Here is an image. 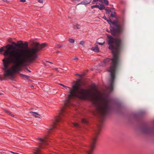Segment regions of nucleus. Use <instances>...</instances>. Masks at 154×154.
Segmentation results:
<instances>
[{"mask_svg": "<svg viewBox=\"0 0 154 154\" xmlns=\"http://www.w3.org/2000/svg\"><path fill=\"white\" fill-rule=\"evenodd\" d=\"M30 113L34 116L36 118H40V115L35 112H30Z\"/></svg>", "mask_w": 154, "mask_h": 154, "instance_id": "nucleus-9", "label": "nucleus"}, {"mask_svg": "<svg viewBox=\"0 0 154 154\" xmlns=\"http://www.w3.org/2000/svg\"><path fill=\"white\" fill-rule=\"evenodd\" d=\"M38 140L40 144H45V145L47 144V140L46 137H45L43 138H39Z\"/></svg>", "mask_w": 154, "mask_h": 154, "instance_id": "nucleus-6", "label": "nucleus"}, {"mask_svg": "<svg viewBox=\"0 0 154 154\" xmlns=\"http://www.w3.org/2000/svg\"><path fill=\"white\" fill-rule=\"evenodd\" d=\"M75 75L76 76H79L81 78H82L83 76V75H80L78 73H76V74H75Z\"/></svg>", "mask_w": 154, "mask_h": 154, "instance_id": "nucleus-23", "label": "nucleus"}, {"mask_svg": "<svg viewBox=\"0 0 154 154\" xmlns=\"http://www.w3.org/2000/svg\"><path fill=\"white\" fill-rule=\"evenodd\" d=\"M107 21L111 26L113 25L115 27V28H112L110 29L111 33L113 35L120 34L124 29V27L121 24L118 23L117 20H115L112 22L109 20H107Z\"/></svg>", "mask_w": 154, "mask_h": 154, "instance_id": "nucleus-4", "label": "nucleus"}, {"mask_svg": "<svg viewBox=\"0 0 154 154\" xmlns=\"http://www.w3.org/2000/svg\"><path fill=\"white\" fill-rule=\"evenodd\" d=\"M46 62L47 63H51V64H53V63L52 62H49V61H46Z\"/></svg>", "mask_w": 154, "mask_h": 154, "instance_id": "nucleus-32", "label": "nucleus"}, {"mask_svg": "<svg viewBox=\"0 0 154 154\" xmlns=\"http://www.w3.org/2000/svg\"><path fill=\"white\" fill-rule=\"evenodd\" d=\"M8 114H9V115H10L11 116H12V117H14V116L13 115V114H12L11 112H9L8 111V110H6L5 111Z\"/></svg>", "mask_w": 154, "mask_h": 154, "instance_id": "nucleus-18", "label": "nucleus"}, {"mask_svg": "<svg viewBox=\"0 0 154 154\" xmlns=\"http://www.w3.org/2000/svg\"><path fill=\"white\" fill-rule=\"evenodd\" d=\"M2 1L4 2H6L7 3H9V2L7 0H2Z\"/></svg>", "mask_w": 154, "mask_h": 154, "instance_id": "nucleus-28", "label": "nucleus"}, {"mask_svg": "<svg viewBox=\"0 0 154 154\" xmlns=\"http://www.w3.org/2000/svg\"><path fill=\"white\" fill-rule=\"evenodd\" d=\"M62 47V45H59L58 44H57L56 45V47L57 48H61Z\"/></svg>", "mask_w": 154, "mask_h": 154, "instance_id": "nucleus-21", "label": "nucleus"}, {"mask_svg": "<svg viewBox=\"0 0 154 154\" xmlns=\"http://www.w3.org/2000/svg\"><path fill=\"white\" fill-rule=\"evenodd\" d=\"M91 50L95 52H99V49L98 47V46L96 44L95 45L94 47L91 48Z\"/></svg>", "mask_w": 154, "mask_h": 154, "instance_id": "nucleus-8", "label": "nucleus"}, {"mask_svg": "<svg viewBox=\"0 0 154 154\" xmlns=\"http://www.w3.org/2000/svg\"><path fill=\"white\" fill-rule=\"evenodd\" d=\"M73 125L74 126V127H75L76 128H80V126H79V125L78 124V123H73Z\"/></svg>", "mask_w": 154, "mask_h": 154, "instance_id": "nucleus-12", "label": "nucleus"}, {"mask_svg": "<svg viewBox=\"0 0 154 154\" xmlns=\"http://www.w3.org/2000/svg\"><path fill=\"white\" fill-rule=\"evenodd\" d=\"M107 36L108 38V44L109 45V48L112 50L113 57L112 60L109 58L105 59L103 62H101V65L104 66L109 62H111L112 63L109 69L110 73L111 78L109 80L110 85L108 88V89L112 91L113 89V81L115 77L117 65L119 60L118 55L120 48L121 42L120 40L114 38L111 36L107 35Z\"/></svg>", "mask_w": 154, "mask_h": 154, "instance_id": "nucleus-3", "label": "nucleus"}, {"mask_svg": "<svg viewBox=\"0 0 154 154\" xmlns=\"http://www.w3.org/2000/svg\"><path fill=\"white\" fill-rule=\"evenodd\" d=\"M20 1L22 2H25L26 1V0H20Z\"/></svg>", "mask_w": 154, "mask_h": 154, "instance_id": "nucleus-30", "label": "nucleus"}, {"mask_svg": "<svg viewBox=\"0 0 154 154\" xmlns=\"http://www.w3.org/2000/svg\"><path fill=\"white\" fill-rule=\"evenodd\" d=\"M60 53V51H57L56 52V53H57V54H58V53Z\"/></svg>", "mask_w": 154, "mask_h": 154, "instance_id": "nucleus-31", "label": "nucleus"}, {"mask_svg": "<svg viewBox=\"0 0 154 154\" xmlns=\"http://www.w3.org/2000/svg\"><path fill=\"white\" fill-rule=\"evenodd\" d=\"M98 5H93L91 6V8L92 9H94V8H98Z\"/></svg>", "mask_w": 154, "mask_h": 154, "instance_id": "nucleus-17", "label": "nucleus"}, {"mask_svg": "<svg viewBox=\"0 0 154 154\" xmlns=\"http://www.w3.org/2000/svg\"><path fill=\"white\" fill-rule=\"evenodd\" d=\"M100 130L99 129L95 131V133L92 137L91 142L90 145L89 147V150L87 151L88 154H92V152L96 144L97 137L98 135L99 134Z\"/></svg>", "mask_w": 154, "mask_h": 154, "instance_id": "nucleus-5", "label": "nucleus"}, {"mask_svg": "<svg viewBox=\"0 0 154 154\" xmlns=\"http://www.w3.org/2000/svg\"><path fill=\"white\" fill-rule=\"evenodd\" d=\"M39 149H36V151L33 154H38L39 152Z\"/></svg>", "mask_w": 154, "mask_h": 154, "instance_id": "nucleus-20", "label": "nucleus"}, {"mask_svg": "<svg viewBox=\"0 0 154 154\" xmlns=\"http://www.w3.org/2000/svg\"><path fill=\"white\" fill-rule=\"evenodd\" d=\"M0 80H1V81L2 80V78L0 76Z\"/></svg>", "mask_w": 154, "mask_h": 154, "instance_id": "nucleus-35", "label": "nucleus"}, {"mask_svg": "<svg viewBox=\"0 0 154 154\" xmlns=\"http://www.w3.org/2000/svg\"><path fill=\"white\" fill-rule=\"evenodd\" d=\"M111 16L112 17H114L115 16V12H113L111 14Z\"/></svg>", "mask_w": 154, "mask_h": 154, "instance_id": "nucleus-24", "label": "nucleus"}, {"mask_svg": "<svg viewBox=\"0 0 154 154\" xmlns=\"http://www.w3.org/2000/svg\"><path fill=\"white\" fill-rule=\"evenodd\" d=\"M73 27L75 29H79L81 27V26L79 24H76L75 25H74Z\"/></svg>", "mask_w": 154, "mask_h": 154, "instance_id": "nucleus-11", "label": "nucleus"}, {"mask_svg": "<svg viewBox=\"0 0 154 154\" xmlns=\"http://www.w3.org/2000/svg\"><path fill=\"white\" fill-rule=\"evenodd\" d=\"M91 0H83V1L81 2L80 3L78 4L77 5H87L91 3Z\"/></svg>", "mask_w": 154, "mask_h": 154, "instance_id": "nucleus-7", "label": "nucleus"}, {"mask_svg": "<svg viewBox=\"0 0 154 154\" xmlns=\"http://www.w3.org/2000/svg\"><path fill=\"white\" fill-rule=\"evenodd\" d=\"M68 41L70 43H74L75 42V40L71 38H69L68 40Z\"/></svg>", "mask_w": 154, "mask_h": 154, "instance_id": "nucleus-14", "label": "nucleus"}, {"mask_svg": "<svg viewBox=\"0 0 154 154\" xmlns=\"http://www.w3.org/2000/svg\"><path fill=\"white\" fill-rule=\"evenodd\" d=\"M27 70L28 71L30 72H31V71L30 70H29L28 69H27Z\"/></svg>", "mask_w": 154, "mask_h": 154, "instance_id": "nucleus-36", "label": "nucleus"}, {"mask_svg": "<svg viewBox=\"0 0 154 154\" xmlns=\"http://www.w3.org/2000/svg\"><path fill=\"white\" fill-rule=\"evenodd\" d=\"M104 43V42H98V44L100 45H102Z\"/></svg>", "mask_w": 154, "mask_h": 154, "instance_id": "nucleus-25", "label": "nucleus"}, {"mask_svg": "<svg viewBox=\"0 0 154 154\" xmlns=\"http://www.w3.org/2000/svg\"><path fill=\"white\" fill-rule=\"evenodd\" d=\"M105 4L106 5H107L109 4V2L108 1L106 0H103Z\"/></svg>", "mask_w": 154, "mask_h": 154, "instance_id": "nucleus-16", "label": "nucleus"}, {"mask_svg": "<svg viewBox=\"0 0 154 154\" xmlns=\"http://www.w3.org/2000/svg\"><path fill=\"white\" fill-rule=\"evenodd\" d=\"M54 69L55 70H56V71H57V72H59V71L58 69L57 68H55Z\"/></svg>", "mask_w": 154, "mask_h": 154, "instance_id": "nucleus-29", "label": "nucleus"}, {"mask_svg": "<svg viewBox=\"0 0 154 154\" xmlns=\"http://www.w3.org/2000/svg\"><path fill=\"white\" fill-rule=\"evenodd\" d=\"M59 85L65 88L66 91L68 93L67 98L65 102L64 106L58 111V114L55 118L52 127L49 129L48 132L57 128V126L59 125L61 117L68 113L69 111L68 108H71L73 105L72 100L75 97L91 101L102 118H104L109 112L110 109V99L108 96L101 94L95 85H91L90 90L80 89L81 85L78 82H76L72 88L62 84Z\"/></svg>", "mask_w": 154, "mask_h": 154, "instance_id": "nucleus-1", "label": "nucleus"}, {"mask_svg": "<svg viewBox=\"0 0 154 154\" xmlns=\"http://www.w3.org/2000/svg\"><path fill=\"white\" fill-rule=\"evenodd\" d=\"M82 122L83 123H87L88 122L86 121V120L84 119H83L82 120Z\"/></svg>", "mask_w": 154, "mask_h": 154, "instance_id": "nucleus-19", "label": "nucleus"}, {"mask_svg": "<svg viewBox=\"0 0 154 154\" xmlns=\"http://www.w3.org/2000/svg\"><path fill=\"white\" fill-rule=\"evenodd\" d=\"M100 10H102L105 8V7L103 5L101 4L100 5H98V8Z\"/></svg>", "mask_w": 154, "mask_h": 154, "instance_id": "nucleus-10", "label": "nucleus"}, {"mask_svg": "<svg viewBox=\"0 0 154 154\" xmlns=\"http://www.w3.org/2000/svg\"><path fill=\"white\" fill-rule=\"evenodd\" d=\"M103 18H104L105 20H106V17L105 16H104Z\"/></svg>", "mask_w": 154, "mask_h": 154, "instance_id": "nucleus-33", "label": "nucleus"}, {"mask_svg": "<svg viewBox=\"0 0 154 154\" xmlns=\"http://www.w3.org/2000/svg\"><path fill=\"white\" fill-rule=\"evenodd\" d=\"M1 94H0V95H1Z\"/></svg>", "mask_w": 154, "mask_h": 154, "instance_id": "nucleus-37", "label": "nucleus"}, {"mask_svg": "<svg viewBox=\"0 0 154 154\" xmlns=\"http://www.w3.org/2000/svg\"><path fill=\"white\" fill-rule=\"evenodd\" d=\"M98 1H99V2H102V0H98Z\"/></svg>", "mask_w": 154, "mask_h": 154, "instance_id": "nucleus-34", "label": "nucleus"}, {"mask_svg": "<svg viewBox=\"0 0 154 154\" xmlns=\"http://www.w3.org/2000/svg\"><path fill=\"white\" fill-rule=\"evenodd\" d=\"M12 44L18 48L8 44L0 48V54H2L4 51L3 55L8 57L4 58L2 60L4 78H13L15 73L20 71L21 67L34 60L37 57L38 52L46 46L45 43L40 44L35 42L32 44L33 47L28 48L27 42L23 43L21 40L17 43L13 42Z\"/></svg>", "mask_w": 154, "mask_h": 154, "instance_id": "nucleus-2", "label": "nucleus"}, {"mask_svg": "<svg viewBox=\"0 0 154 154\" xmlns=\"http://www.w3.org/2000/svg\"><path fill=\"white\" fill-rule=\"evenodd\" d=\"M98 1V0H93V2H92L93 4H94V2H97Z\"/></svg>", "mask_w": 154, "mask_h": 154, "instance_id": "nucleus-27", "label": "nucleus"}, {"mask_svg": "<svg viewBox=\"0 0 154 154\" xmlns=\"http://www.w3.org/2000/svg\"><path fill=\"white\" fill-rule=\"evenodd\" d=\"M20 75V76L21 77H22L23 78H24L28 79V78L29 77V76H28L27 75H23V74H21Z\"/></svg>", "mask_w": 154, "mask_h": 154, "instance_id": "nucleus-13", "label": "nucleus"}, {"mask_svg": "<svg viewBox=\"0 0 154 154\" xmlns=\"http://www.w3.org/2000/svg\"><path fill=\"white\" fill-rule=\"evenodd\" d=\"M38 2L41 3H43L44 2V0H37Z\"/></svg>", "mask_w": 154, "mask_h": 154, "instance_id": "nucleus-22", "label": "nucleus"}, {"mask_svg": "<svg viewBox=\"0 0 154 154\" xmlns=\"http://www.w3.org/2000/svg\"><path fill=\"white\" fill-rule=\"evenodd\" d=\"M73 60H78V58L77 57H75L73 58Z\"/></svg>", "mask_w": 154, "mask_h": 154, "instance_id": "nucleus-26", "label": "nucleus"}, {"mask_svg": "<svg viewBox=\"0 0 154 154\" xmlns=\"http://www.w3.org/2000/svg\"><path fill=\"white\" fill-rule=\"evenodd\" d=\"M84 43L85 42L84 41H81L80 42L79 44L82 45L83 47H84Z\"/></svg>", "mask_w": 154, "mask_h": 154, "instance_id": "nucleus-15", "label": "nucleus"}]
</instances>
